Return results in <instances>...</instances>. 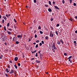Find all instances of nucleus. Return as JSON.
<instances>
[{
  "instance_id": "nucleus-1",
  "label": "nucleus",
  "mask_w": 77,
  "mask_h": 77,
  "mask_svg": "<svg viewBox=\"0 0 77 77\" xmlns=\"http://www.w3.org/2000/svg\"><path fill=\"white\" fill-rule=\"evenodd\" d=\"M52 48L54 49V50H57V48L56 47V45L55 43H54L52 45Z\"/></svg>"
},
{
  "instance_id": "nucleus-47",
  "label": "nucleus",
  "mask_w": 77,
  "mask_h": 77,
  "mask_svg": "<svg viewBox=\"0 0 77 77\" xmlns=\"http://www.w3.org/2000/svg\"><path fill=\"white\" fill-rule=\"evenodd\" d=\"M52 50L54 52H55V50H54V49H52Z\"/></svg>"
},
{
  "instance_id": "nucleus-64",
  "label": "nucleus",
  "mask_w": 77,
  "mask_h": 77,
  "mask_svg": "<svg viewBox=\"0 0 77 77\" xmlns=\"http://www.w3.org/2000/svg\"><path fill=\"white\" fill-rule=\"evenodd\" d=\"M7 44V43H5V45H6Z\"/></svg>"
},
{
  "instance_id": "nucleus-6",
  "label": "nucleus",
  "mask_w": 77,
  "mask_h": 77,
  "mask_svg": "<svg viewBox=\"0 0 77 77\" xmlns=\"http://www.w3.org/2000/svg\"><path fill=\"white\" fill-rule=\"evenodd\" d=\"M60 43L61 42L62 44H63V41L62 39H60Z\"/></svg>"
},
{
  "instance_id": "nucleus-57",
  "label": "nucleus",
  "mask_w": 77,
  "mask_h": 77,
  "mask_svg": "<svg viewBox=\"0 0 77 77\" xmlns=\"http://www.w3.org/2000/svg\"><path fill=\"white\" fill-rule=\"evenodd\" d=\"M5 75L6 76H7V77H8V75H7V74H5Z\"/></svg>"
},
{
  "instance_id": "nucleus-45",
  "label": "nucleus",
  "mask_w": 77,
  "mask_h": 77,
  "mask_svg": "<svg viewBox=\"0 0 77 77\" xmlns=\"http://www.w3.org/2000/svg\"><path fill=\"white\" fill-rule=\"evenodd\" d=\"M6 17H7V18H8L9 17V15H8V14L6 15Z\"/></svg>"
},
{
  "instance_id": "nucleus-43",
  "label": "nucleus",
  "mask_w": 77,
  "mask_h": 77,
  "mask_svg": "<svg viewBox=\"0 0 77 77\" xmlns=\"http://www.w3.org/2000/svg\"><path fill=\"white\" fill-rule=\"evenodd\" d=\"M34 3H36V0H34Z\"/></svg>"
},
{
  "instance_id": "nucleus-32",
  "label": "nucleus",
  "mask_w": 77,
  "mask_h": 77,
  "mask_svg": "<svg viewBox=\"0 0 77 77\" xmlns=\"http://www.w3.org/2000/svg\"><path fill=\"white\" fill-rule=\"evenodd\" d=\"M39 42V40H37L36 41V42H37V43H38Z\"/></svg>"
},
{
  "instance_id": "nucleus-19",
  "label": "nucleus",
  "mask_w": 77,
  "mask_h": 77,
  "mask_svg": "<svg viewBox=\"0 0 77 77\" xmlns=\"http://www.w3.org/2000/svg\"><path fill=\"white\" fill-rule=\"evenodd\" d=\"M4 30L5 31H6V26H4Z\"/></svg>"
},
{
  "instance_id": "nucleus-48",
  "label": "nucleus",
  "mask_w": 77,
  "mask_h": 77,
  "mask_svg": "<svg viewBox=\"0 0 77 77\" xmlns=\"http://www.w3.org/2000/svg\"><path fill=\"white\" fill-rule=\"evenodd\" d=\"M41 51H40L38 52V53H39H39H41Z\"/></svg>"
},
{
  "instance_id": "nucleus-12",
  "label": "nucleus",
  "mask_w": 77,
  "mask_h": 77,
  "mask_svg": "<svg viewBox=\"0 0 77 77\" xmlns=\"http://www.w3.org/2000/svg\"><path fill=\"white\" fill-rule=\"evenodd\" d=\"M52 11V10H51V8H49L48 9V11H49V12H51Z\"/></svg>"
},
{
  "instance_id": "nucleus-18",
  "label": "nucleus",
  "mask_w": 77,
  "mask_h": 77,
  "mask_svg": "<svg viewBox=\"0 0 77 77\" xmlns=\"http://www.w3.org/2000/svg\"><path fill=\"white\" fill-rule=\"evenodd\" d=\"M36 63H40V61L36 60Z\"/></svg>"
},
{
  "instance_id": "nucleus-11",
  "label": "nucleus",
  "mask_w": 77,
  "mask_h": 77,
  "mask_svg": "<svg viewBox=\"0 0 77 77\" xmlns=\"http://www.w3.org/2000/svg\"><path fill=\"white\" fill-rule=\"evenodd\" d=\"M7 33L8 35H11V32L9 31H7Z\"/></svg>"
},
{
  "instance_id": "nucleus-7",
  "label": "nucleus",
  "mask_w": 77,
  "mask_h": 77,
  "mask_svg": "<svg viewBox=\"0 0 77 77\" xmlns=\"http://www.w3.org/2000/svg\"><path fill=\"white\" fill-rule=\"evenodd\" d=\"M57 44L58 45H60V42L59 41H57Z\"/></svg>"
},
{
  "instance_id": "nucleus-15",
  "label": "nucleus",
  "mask_w": 77,
  "mask_h": 77,
  "mask_svg": "<svg viewBox=\"0 0 77 77\" xmlns=\"http://www.w3.org/2000/svg\"><path fill=\"white\" fill-rule=\"evenodd\" d=\"M14 66L16 69H17V68H18L17 67H17V65H16V64H15L14 65Z\"/></svg>"
},
{
  "instance_id": "nucleus-34",
  "label": "nucleus",
  "mask_w": 77,
  "mask_h": 77,
  "mask_svg": "<svg viewBox=\"0 0 77 77\" xmlns=\"http://www.w3.org/2000/svg\"><path fill=\"white\" fill-rule=\"evenodd\" d=\"M20 65H21V64H20V63H19L18 64V66H20Z\"/></svg>"
},
{
  "instance_id": "nucleus-46",
  "label": "nucleus",
  "mask_w": 77,
  "mask_h": 77,
  "mask_svg": "<svg viewBox=\"0 0 77 77\" xmlns=\"http://www.w3.org/2000/svg\"><path fill=\"white\" fill-rule=\"evenodd\" d=\"M42 43H40V44H39V45L40 46H41V45H42Z\"/></svg>"
},
{
  "instance_id": "nucleus-13",
  "label": "nucleus",
  "mask_w": 77,
  "mask_h": 77,
  "mask_svg": "<svg viewBox=\"0 0 77 77\" xmlns=\"http://www.w3.org/2000/svg\"><path fill=\"white\" fill-rule=\"evenodd\" d=\"M17 38H22V36H21V35H19L17 36Z\"/></svg>"
},
{
  "instance_id": "nucleus-38",
  "label": "nucleus",
  "mask_w": 77,
  "mask_h": 77,
  "mask_svg": "<svg viewBox=\"0 0 77 77\" xmlns=\"http://www.w3.org/2000/svg\"><path fill=\"white\" fill-rule=\"evenodd\" d=\"M69 59V61H70V63H72V61H71V60Z\"/></svg>"
},
{
  "instance_id": "nucleus-59",
  "label": "nucleus",
  "mask_w": 77,
  "mask_h": 77,
  "mask_svg": "<svg viewBox=\"0 0 77 77\" xmlns=\"http://www.w3.org/2000/svg\"><path fill=\"white\" fill-rule=\"evenodd\" d=\"M52 33H52V31H51V32H50V34H52Z\"/></svg>"
},
{
  "instance_id": "nucleus-31",
  "label": "nucleus",
  "mask_w": 77,
  "mask_h": 77,
  "mask_svg": "<svg viewBox=\"0 0 77 77\" xmlns=\"http://www.w3.org/2000/svg\"><path fill=\"white\" fill-rule=\"evenodd\" d=\"M35 38H37V35H36V34L35 35Z\"/></svg>"
},
{
  "instance_id": "nucleus-20",
  "label": "nucleus",
  "mask_w": 77,
  "mask_h": 77,
  "mask_svg": "<svg viewBox=\"0 0 77 77\" xmlns=\"http://www.w3.org/2000/svg\"><path fill=\"white\" fill-rule=\"evenodd\" d=\"M58 31H55V33L57 35H58Z\"/></svg>"
},
{
  "instance_id": "nucleus-27",
  "label": "nucleus",
  "mask_w": 77,
  "mask_h": 77,
  "mask_svg": "<svg viewBox=\"0 0 77 77\" xmlns=\"http://www.w3.org/2000/svg\"><path fill=\"white\" fill-rule=\"evenodd\" d=\"M53 20H54V19H53V18H51V21H53Z\"/></svg>"
},
{
  "instance_id": "nucleus-25",
  "label": "nucleus",
  "mask_w": 77,
  "mask_h": 77,
  "mask_svg": "<svg viewBox=\"0 0 77 77\" xmlns=\"http://www.w3.org/2000/svg\"><path fill=\"white\" fill-rule=\"evenodd\" d=\"M72 57V56H70L68 58V59H71V58Z\"/></svg>"
},
{
  "instance_id": "nucleus-60",
  "label": "nucleus",
  "mask_w": 77,
  "mask_h": 77,
  "mask_svg": "<svg viewBox=\"0 0 77 77\" xmlns=\"http://www.w3.org/2000/svg\"><path fill=\"white\" fill-rule=\"evenodd\" d=\"M2 57L0 56V59H2Z\"/></svg>"
},
{
  "instance_id": "nucleus-14",
  "label": "nucleus",
  "mask_w": 77,
  "mask_h": 77,
  "mask_svg": "<svg viewBox=\"0 0 77 77\" xmlns=\"http://www.w3.org/2000/svg\"><path fill=\"white\" fill-rule=\"evenodd\" d=\"M3 17V18H4V20H6V19H7L6 17L5 16H4Z\"/></svg>"
},
{
  "instance_id": "nucleus-40",
  "label": "nucleus",
  "mask_w": 77,
  "mask_h": 77,
  "mask_svg": "<svg viewBox=\"0 0 77 77\" xmlns=\"http://www.w3.org/2000/svg\"><path fill=\"white\" fill-rule=\"evenodd\" d=\"M64 55L65 56H67V54L66 53H65L64 54Z\"/></svg>"
},
{
  "instance_id": "nucleus-30",
  "label": "nucleus",
  "mask_w": 77,
  "mask_h": 77,
  "mask_svg": "<svg viewBox=\"0 0 77 77\" xmlns=\"http://www.w3.org/2000/svg\"><path fill=\"white\" fill-rule=\"evenodd\" d=\"M2 23H3V24H4V22H5V20H4V19H3V20H2Z\"/></svg>"
},
{
  "instance_id": "nucleus-26",
  "label": "nucleus",
  "mask_w": 77,
  "mask_h": 77,
  "mask_svg": "<svg viewBox=\"0 0 77 77\" xmlns=\"http://www.w3.org/2000/svg\"><path fill=\"white\" fill-rule=\"evenodd\" d=\"M40 33L41 34H42V33H43V32L41 31H40Z\"/></svg>"
},
{
  "instance_id": "nucleus-39",
  "label": "nucleus",
  "mask_w": 77,
  "mask_h": 77,
  "mask_svg": "<svg viewBox=\"0 0 77 77\" xmlns=\"http://www.w3.org/2000/svg\"><path fill=\"white\" fill-rule=\"evenodd\" d=\"M36 57H37L38 56V53H36V54L35 55Z\"/></svg>"
},
{
  "instance_id": "nucleus-2",
  "label": "nucleus",
  "mask_w": 77,
  "mask_h": 77,
  "mask_svg": "<svg viewBox=\"0 0 77 77\" xmlns=\"http://www.w3.org/2000/svg\"><path fill=\"white\" fill-rule=\"evenodd\" d=\"M8 39V38L6 36H5L4 37L2 38V41H5V39Z\"/></svg>"
},
{
  "instance_id": "nucleus-55",
  "label": "nucleus",
  "mask_w": 77,
  "mask_h": 77,
  "mask_svg": "<svg viewBox=\"0 0 77 77\" xmlns=\"http://www.w3.org/2000/svg\"><path fill=\"white\" fill-rule=\"evenodd\" d=\"M36 30H35L34 32V33H36Z\"/></svg>"
},
{
  "instance_id": "nucleus-37",
  "label": "nucleus",
  "mask_w": 77,
  "mask_h": 77,
  "mask_svg": "<svg viewBox=\"0 0 77 77\" xmlns=\"http://www.w3.org/2000/svg\"><path fill=\"white\" fill-rule=\"evenodd\" d=\"M45 6L46 7H48V5H45Z\"/></svg>"
},
{
  "instance_id": "nucleus-41",
  "label": "nucleus",
  "mask_w": 77,
  "mask_h": 77,
  "mask_svg": "<svg viewBox=\"0 0 77 77\" xmlns=\"http://www.w3.org/2000/svg\"><path fill=\"white\" fill-rule=\"evenodd\" d=\"M56 3H55V2L54 1L53 2V5H55V4Z\"/></svg>"
},
{
  "instance_id": "nucleus-28",
  "label": "nucleus",
  "mask_w": 77,
  "mask_h": 77,
  "mask_svg": "<svg viewBox=\"0 0 77 77\" xmlns=\"http://www.w3.org/2000/svg\"><path fill=\"white\" fill-rule=\"evenodd\" d=\"M38 45H36L35 46V48H38Z\"/></svg>"
},
{
  "instance_id": "nucleus-10",
  "label": "nucleus",
  "mask_w": 77,
  "mask_h": 77,
  "mask_svg": "<svg viewBox=\"0 0 77 77\" xmlns=\"http://www.w3.org/2000/svg\"><path fill=\"white\" fill-rule=\"evenodd\" d=\"M5 70L7 72H9V70H8V69L7 68L5 69Z\"/></svg>"
},
{
  "instance_id": "nucleus-53",
  "label": "nucleus",
  "mask_w": 77,
  "mask_h": 77,
  "mask_svg": "<svg viewBox=\"0 0 77 77\" xmlns=\"http://www.w3.org/2000/svg\"><path fill=\"white\" fill-rule=\"evenodd\" d=\"M1 18H2V16L0 14V19H1Z\"/></svg>"
},
{
  "instance_id": "nucleus-4",
  "label": "nucleus",
  "mask_w": 77,
  "mask_h": 77,
  "mask_svg": "<svg viewBox=\"0 0 77 77\" xmlns=\"http://www.w3.org/2000/svg\"><path fill=\"white\" fill-rule=\"evenodd\" d=\"M54 36V35L53 34V33L52 34H50V37H51V38H53Z\"/></svg>"
},
{
  "instance_id": "nucleus-29",
  "label": "nucleus",
  "mask_w": 77,
  "mask_h": 77,
  "mask_svg": "<svg viewBox=\"0 0 77 77\" xmlns=\"http://www.w3.org/2000/svg\"><path fill=\"white\" fill-rule=\"evenodd\" d=\"M70 1V3L71 4V3H72V0H69Z\"/></svg>"
},
{
  "instance_id": "nucleus-61",
  "label": "nucleus",
  "mask_w": 77,
  "mask_h": 77,
  "mask_svg": "<svg viewBox=\"0 0 77 77\" xmlns=\"http://www.w3.org/2000/svg\"><path fill=\"white\" fill-rule=\"evenodd\" d=\"M2 27V25H0V27Z\"/></svg>"
},
{
  "instance_id": "nucleus-50",
  "label": "nucleus",
  "mask_w": 77,
  "mask_h": 77,
  "mask_svg": "<svg viewBox=\"0 0 77 77\" xmlns=\"http://www.w3.org/2000/svg\"><path fill=\"white\" fill-rule=\"evenodd\" d=\"M31 41V39L30 38H29V41Z\"/></svg>"
},
{
  "instance_id": "nucleus-51",
  "label": "nucleus",
  "mask_w": 77,
  "mask_h": 77,
  "mask_svg": "<svg viewBox=\"0 0 77 77\" xmlns=\"http://www.w3.org/2000/svg\"><path fill=\"white\" fill-rule=\"evenodd\" d=\"M40 58H41V59H42V57H41V54H40Z\"/></svg>"
},
{
  "instance_id": "nucleus-49",
  "label": "nucleus",
  "mask_w": 77,
  "mask_h": 77,
  "mask_svg": "<svg viewBox=\"0 0 77 77\" xmlns=\"http://www.w3.org/2000/svg\"><path fill=\"white\" fill-rule=\"evenodd\" d=\"M34 59H35L34 58H32L31 59V60H33Z\"/></svg>"
},
{
  "instance_id": "nucleus-44",
  "label": "nucleus",
  "mask_w": 77,
  "mask_h": 77,
  "mask_svg": "<svg viewBox=\"0 0 77 77\" xmlns=\"http://www.w3.org/2000/svg\"><path fill=\"white\" fill-rule=\"evenodd\" d=\"M62 2L63 4H64L65 3V1H64V0H63Z\"/></svg>"
},
{
  "instance_id": "nucleus-36",
  "label": "nucleus",
  "mask_w": 77,
  "mask_h": 77,
  "mask_svg": "<svg viewBox=\"0 0 77 77\" xmlns=\"http://www.w3.org/2000/svg\"><path fill=\"white\" fill-rule=\"evenodd\" d=\"M14 21H15V23H17V20H16V19H14Z\"/></svg>"
},
{
  "instance_id": "nucleus-21",
  "label": "nucleus",
  "mask_w": 77,
  "mask_h": 77,
  "mask_svg": "<svg viewBox=\"0 0 77 77\" xmlns=\"http://www.w3.org/2000/svg\"><path fill=\"white\" fill-rule=\"evenodd\" d=\"M45 38L46 39H48V37L46 36L45 37Z\"/></svg>"
},
{
  "instance_id": "nucleus-3",
  "label": "nucleus",
  "mask_w": 77,
  "mask_h": 77,
  "mask_svg": "<svg viewBox=\"0 0 77 77\" xmlns=\"http://www.w3.org/2000/svg\"><path fill=\"white\" fill-rule=\"evenodd\" d=\"M17 40H18V38H17V37H14L13 38V41H17Z\"/></svg>"
},
{
  "instance_id": "nucleus-23",
  "label": "nucleus",
  "mask_w": 77,
  "mask_h": 77,
  "mask_svg": "<svg viewBox=\"0 0 77 77\" xmlns=\"http://www.w3.org/2000/svg\"><path fill=\"white\" fill-rule=\"evenodd\" d=\"M16 44H19V42L16 41Z\"/></svg>"
},
{
  "instance_id": "nucleus-33",
  "label": "nucleus",
  "mask_w": 77,
  "mask_h": 77,
  "mask_svg": "<svg viewBox=\"0 0 77 77\" xmlns=\"http://www.w3.org/2000/svg\"><path fill=\"white\" fill-rule=\"evenodd\" d=\"M59 24H57L56 25V27H59Z\"/></svg>"
},
{
  "instance_id": "nucleus-63",
  "label": "nucleus",
  "mask_w": 77,
  "mask_h": 77,
  "mask_svg": "<svg viewBox=\"0 0 77 77\" xmlns=\"http://www.w3.org/2000/svg\"><path fill=\"white\" fill-rule=\"evenodd\" d=\"M46 74H48V72H47L46 73Z\"/></svg>"
},
{
  "instance_id": "nucleus-35",
  "label": "nucleus",
  "mask_w": 77,
  "mask_h": 77,
  "mask_svg": "<svg viewBox=\"0 0 77 77\" xmlns=\"http://www.w3.org/2000/svg\"><path fill=\"white\" fill-rule=\"evenodd\" d=\"M42 44H44V42L43 41H42Z\"/></svg>"
},
{
  "instance_id": "nucleus-16",
  "label": "nucleus",
  "mask_w": 77,
  "mask_h": 77,
  "mask_svg": "<svg viewBox=\"0 0 77 77\" xmlns=\"http://www.w3.org/2000/svg\"><path fill=\"white\" fill-rule=\"evenodd\" d=\"M38 30H41V27L40 26H39L38 27Z\"/></svg>"
},
{
  "instance_id": "nucleus-56",
  "label": "nucleus",
  "mask_w": 77,
  "mask_h": 77,
  "mask_svg": "<svg viewBox=\"0 0 77 77\" xmlns=\"http://www.w3.org/2000/svg\"><path fill=\"white\" fill-rule=\"evenodd\" d=\"M9 29V30H12V29H10V28L9 29Z\"/></svg>"
},
{
  "instance_id": "nucleus-24",
  "label": "nucleus",
  "mask_w": 77,
  "mask_h": 77,
  "mask_svg": "<svg viewBox=\"0 0 77 77\" xmlns=\"http://www.w3.org/2000/svg\"><path fill=\"white\" fill-rule=\"evenodd\" d=\"M36 51H37L35 50L34 51H33V52H32V53L33 54V53H35Z\"/></svg>"
},
{
  "instance_id": "nucleus-52",
  "label": "nucleus",
  "mask_w": 77,
  "mask_h": 77,
  "mask_svg": "<svg viewBox=\"0 0 77 77\" xmlns=\"http://www.w3.org/2000/svg\"><path fill=\"white\" fill-rule=\"evenodd\" d=\"M75 33H77V30H76L75 31Z\"/></svg>"
},
{
  "instance_id": "nucleus-9",
  "label": "nucleus",
  "mask_w": 77,
  "mask_h": 77,
  "mask_svg": "<svg viewBox=\"0 0 77 77\" xmlns=\"http://www.w3.org/2000/svg\"><path fill=\"white\" fill-rule=\"evenodd\" d=\"M14 71L13 70H11V72H10V74H12V73H14Z\"/></svg>"
},
{
  "instance_id": "nucleus-54",
  "label": "nucleus",
  "mask_w": 77,
  "mask_h": 77,
  "mask_svg": "<svg viewBox=\"0 0 77 77\" xmlns=\"http://www.w3.org/2000/svg\"><path fill=\"white\" fill-rule=\"evenodd\" d=\"M74 43L75 44L76 43V41H74Z\"/></svg>"
},
{
  "instance_id": "nucleus-58",
  "label": "nucleus",
  "mask_w": 77,
  "mask_h": 77,
  "mask_svg": "<svg viewBox=\"0 0 77 77\" xmlns=\"http://www.w3.org/2000/svg\"><path fill=\"white\" fill-rule=\"evenodd\" d=\"M75 19H77V16H75Z\"/></svg>"
},
{
  "instance_id": "nucleus-42",
  "label": "nucleus",
  "mask_w": 77,
  "mask_h": 77,
  "mask_svg": "<svg viewBox=\"0 0 77 77\" xmlns=\"http://www.w3.org/2000/svg\"><path fill=\"white\" fill-rule=\"evenodd\" d=\"M73 5H74V6H76V4L75 3H73Z\"/></svg>"
},
{
  "instance_id": "nucleus-22",
  "label": "nucleus",
  "mask_w": 77,
  "mask_h": 77,
  "mask_svg": "<svg viewBox=\"0 0 77 77\" xmlns=\"http://www.w3.org/2000/svg\"><path fill=\"white\" fill-rule=\"evenodd\" d=\"M49 4L50 5H51V1L48 2Z\"/></svg>"
},
{
  "instance_id": "nucleus-5",
  "label": "nucleus",
  "mask_w": 77,
  "mask_h": 77,
  "mask_svg": "<svg viewBox=\"0 0 77 77\" xmlns=\"http://www.w3.org/2000/svg\"><path fill=\"white\" fill-rule=\"evenodd\" d=\"M18 57H15L14 58V60H15V61H16V62H17V60H18Z\"/></svg>"
},
{
  "instance_id": "nucleus-62",
  "label": "nucleus",
  "mask_w": 77,
  "mask_h": 77,
  "mask_svg": "<svg viewBox=\"0 0 77 77\" xmlns=\"http://www.w3.org/2000/svg\"><path fill=\"white\" fill-rule=\"evenodd\" d=\"M33 44H35V45H36V43L34 42V43H33Z\"/></svg>"
},
{
  "instance_id": "nucleus-17",
  "label": "nucleus",
  "mask_w": 77,
  "mask_h": 77,
  "mask_svg": "<svg viewBox=\"0 0 77 77\" xmlns=\"http://www.w3.org/2000/svg\"><path fill=\"white\" fill-rule=\"evenodd\" d=\"M10 24V23H8V24H7V27H9V25Z\"/></svg>"
},
{
  "instance_id": "nucleus-8",
  "label": "nucleus",
  "mask_w": 77,
  "mask_h": 77,
  "mask_svg": "<svg viewBox=\"0 0 77 77\" xmlns=\"http://www.w3.org/2000/svg\"><path fill=\"white\" fill-rule=\"evenodd\" d=\"M54 7L55 8V9H58V10H59V8H58L57 6H54Z\"/></svg>"
}]
</instances>
